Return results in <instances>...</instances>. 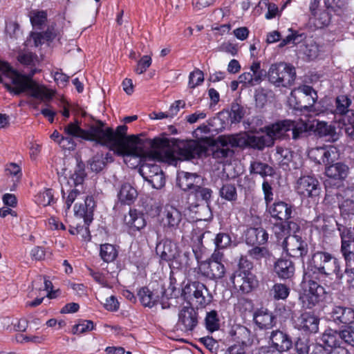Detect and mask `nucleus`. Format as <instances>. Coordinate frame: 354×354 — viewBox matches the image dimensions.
Masks as SVG:
<instances>
[{"mask_svg":"<svg viewBox=\"0 0 354 354\" xmlns=\"http://www.w3.org/2000/svg\"><path fill=\"white\" fill-rule=\"evenodd\" d=\"M319 319L310 313H302L295 321V326L306 333H316L319 330Z\"/></svg>","mask_w":354,"mask_h":354,"instance_id":"15","label":"nucleus"},{"mask_svg":"<svg viewBox=\"0 0 354 354\" xmlns=\"http://www.w3.org/2000/svg\"><path fill=\"white\" fill-rule=\"evenodd\" d=\"M47 19V14L44 11H33L30 14V21L34 27L41 28Z\"/></svg>","mask_w":354,"mask_h":354,"instance_id":"55","label":"nucleus"},{"mask_svg":"<svg viewBox=\"0 0 354 354\" xmlns=\"http://www.w3.org/2000/svg\"><path fill=\"white\" fill-rule=\"evenodd\" d=\"M278 138L277 136H269L266 133V136H248L244 140L239 138L241 146L245 145L251 148L263 150L265 147L270 146L273 144V139Z\"/></svg>","mask_w":354,"mask_h":354,"instance_id":"22","label":"nucleus"},{"mask_svg":"<svg viewBox=\"0 0 354 354\" xmlns=\"http://www.w3.org/2000/svg\"><path fill=\"white\" fill-rule=\"evenodd\" d=\"M36 203L44 207L50 205L53 201V192L51 189H46L43 192H40L35 196Z\"/></svg>","mask_w":354,"mask_h":354,"instance_id":"50","label":"nucleus"},{"mask_svg":"<svg viewBox=\"0 0 354 354\" xmlns=\"http://www.w3.org/2000/svg\"><path fill=\"white\" fill-rule=\"evenodd\" d=\"M319 343L329 348L342 347L339 332L331 328L326 329L321 336Z\"/></svg>","mask_w":354,"mask_h":354,"instance_id":"29","label":"nucleus"},{"mask_svg":"<svg viewBox=\"0 0 354 354\" xmlns=\"http://www.w3.org/2000/svg\"><path fill=\"white\" fill-rule=\"evenodd\" d=\"M338 230L340 231L342 239V253L354 252V239L353 232H349L345 227H344L343 231L341 230L340 227H338Z\"/></svg>","mask_w":354,"mask_h":354,"instance_id":"40","label":"nucleus"},{"mask_svg":"<svg viewBox=\"0 0 354 354\" xmlns=\"http://www.w3.org/2000/svg\"><path fill=\"white\" fill-rule=\"evenodd\" d=\"M86 176L84 171V165L83 163H77L74 170V172L71 174L68 183L72 184L74 186L81 185Z\"/></svg>","mask_w":354,"mask_h":354,"instance_id":"48","label":"nucleus"},{"mask_svg":"<svg viewBox=\"0 0 354 354\" xmlns=\"http://www.w3.org/2000/svg\"><path fill=\"white\" fill-rule=\"evenodd\" d=\"M298 91H301L305 95V97L308 101V105H304L302 106L305 110L311 109L314 103L317 99V92L313 88L312 86L308 85H303L298 88Z\"/></svg>","mask_w":354,"mask_h":354,"instance_id":"46","label":"nucleus"},{"mask_svg":"<svg viewBox=\"0 0 354 354\" xmlns=\"http://www.w3.org/2000/svg\"><path fill=\"white\" fill-rule=\"evenodd\" d=\"M127 129L124 124L117 127L114 130L106 126L105 122L97 120L85 130L78 124L71 122L64 127V136H61L57 143L64 149L73 150L76 146L74 138H81L94 141L113 151L117 155L129 154L130 150L127 147L128 140L126 138Z\"/></svg>","mask_w":354,"mask_h":354,"instance_id":"1","label":"nucleus"},{"mask_svg":"<svg viewBox=\"0 0 354 354\" xmlns=\"http://www.w3.org/2000/svg\"><path fill=\"white\" fill-rule=\"evenodd\" d=\"M230 281L235 287H239L245 293L251 292L258 285L257 277L253 273L231 275Z\"/></svg>","mask_w":354,"mask_h":354,"instance_id":"16","label":"nucleus"},{"mask_svg":"<svg viewBox=\"0 0 354 354\" xmlns=\"http://www.w3.org/2000/svg\"><path fill=\"white\" fill-rule=\"evenodd\" d=\"M339 207L342 216L354 215V202L348 198L345 197V198L339 203Z\"/></svg>","mask_w":354,"mask_h":354,"instance_id":"60","label":"nucleus"},{"mask_svg":"<svg viewBox=\"0 0 354 354\" xmlns=\"http://www.w3.org/2000/svg\"><path fill=\"white\" fill-rule=\"evenodd\" d=\"M253 263L248 259V256L241 255L239 260L238 268L232 275H240L246 273H252Z\"/></svg>","mask_w":354,"mask_h":354,"instance_id":"49","label":"nucleus"},{"mask_svg":"<svg viewBox=\"0 0 354 354\" xmlns=\"http://www.w3.org/2000/svg\"><path fill=\"white\" fill-rule=\"evenodd\" d=\"M274 271L280 279H289L294 276L295 264L290 259L281 258L274 263Z\"/></svg>","mask_w":354,"mask_h":354,"instance_id":"23","label":"nucleus"},{"mask_svg":"<svg viewBox=\"0 0 354 354\" xmlns=\"http://www.w3.org/2000/svg\"><path fill=\"white\" fill-rule=\"evenodd\" d=\"M245 113V109L243 106L236 102L232 103L230 113V118L232 123L240 122L244 118Z\"/></svg>","mask_w":354,"mask_h":354,"instance_id":"47","label":"nucleus"},{"mask_svg":"<svg viewBox=\"0 0 354 354\" xmlns=\"http://www.w3.org/2000/svg\"><path fill=\"white\" fill-rule=\"evenodd\" d=\"M268 239V234L263 227H250L245 232V242L248 245H263Z\"/></svg>","mask_w":354,"mask_h":354,"instance_id":"25","label":"nucleus"},{"mask_svg":"<svg viewBox=\"0 0 354 354\" xmlns=\"http://www.w3.org/2000/svg\"><path fill=\"white\" fill-rule=\"evenodd\" d=\"M295 348L298 354H311L312 346L309 345L307 339L299 338L295 343Z\"/></svg>","mask_w":354,"mask_h":354,"instance_id":"63","label":"nucleus"},{"mask_svg":"<svg viewBox=\"0 0 354 354\" xmlns=\"http://www.w3.org/2000/svg\"><path fill=\"white\" fill-rule=\"evenodd\" d=\"M317 279L309 278L308 281V288L304 290L299 295V299L302 304V306L306 309H312L321 301L323 300L326 293L325 289L320 286Z\"/></svg>","mask_w":354,"mask_h":354,"instance_id":"7","label":"nucleus"},{"mask_svg":"<svg viewBox=\"0 0 354 354\" xmlns=\"http://www.w3.org/2000/svg\"><path fill=\"white\" fill-rule=\"evenodd\" d=\"M212 190L210 188L201 186V183L192 191L191 195H193L197 202H204L208 204L212 196Z\"/></svg>","mask_w":354,"mask_h":354,"instance_id":"41","label":"nucleus"},{"mask_svg":"<svg viewBox=\"0 0 354 354\" xmlns=\"http://www.w3.org/2000/svg\"><path fill=\"white\" fill-rule=\"evenodd\" d=\"M275 317L268 310H258L254 315V321L261 329H269L275 325Z\"/></svg>","mask_w":354,"mask_h":354,"instance_id":"28","label":"nucleus"},{"mask_svg":"<svg viewBox=\"0 0 354 354\" xmlns=\"http://www.w3.org/2000/svg\"><path fill=\"white\" fill-rule=\"evenodd\" d=\"M158 219L165 232H173L179 228L183 221V214L176 207L172 205H166L160 211Z\"/></svg>","mask_w":354,"mask_h":354,"instance_id":"8","label":"nucleus"},{"mask_svg":"<svg viewBox=\"0 0 354 354\" xmlns=\"http://www.w3.org/2000/svg\"><path fill=\"white\" fill-rule=\"evenodd\" d=\"M352 103L351 100L345 95H341L336 97L335 99V109L333 111L335 115H344L346 113H351V115L348 116V118L352 117V112H354L353 110L350 109Z\"/></svg>","mask_w":354,"mask_h":354,"instance_id":"36","label":"nucleus"},{"mask_svg":"<svg viewBox=\"0 0 354 354\" xmlns=\"http://www.w3.org/2000/svg\"><path fill=\"white\" fill-rule=\"evenodd\" d=\"M47 41L41 32H32L30 38L27 40V46L39 47Z\"/></svg>","mask_w":354,"mask_h":354,"instance_id":"62","label":"nucleus"},{"mask_svg":"<svg viewBox=\"0 0 354 354\" xmlns=\"http://www.w3.org/2000/svg\"><path fill=\"white\" fill-rule=\"evenodd\" d=\"M179 150L180 154L185 160L200 157L205 152V147L194 140L187 142Z\"/></svg>","mask_w":354,"mask_h":354,"instance_id":"27","label":"nucleus"},{"mask_svg":"<svg viewBox=\"0 0 354 354\" xmlns=\"http://www.w3.org/2000/svg\"><path fill=\"white\" fill-rule=\"evenodd\" d=\"M219 196L225 201H236L238 194L235 185L230 183H224L219 189Z\"/></svg>","mask_w":354,"mask_h":354,"instance_id":"42","label":"nucleus"},{"mask_svg":"<svg viewBox=\"0 0 354 354\" xmlns=\"http://www.w3.org/2000/svg\"><path fill=\"white\" fill-rule=\"evenodd\" d=\"M250 172L251 174H258L265 178L267 176H272L274 174V169L267 163L254 160L250 162Z\"/></svg>","mask_w":354,"mask_h":354,"instance_id":"35","label":"nucleus"},{"mask_svg":"<svg viewBox=\"0 0 354 354\" xmlns=\"http://www.w3.org/2000/svg\"><path fill=\"white\" fill-rule=\"evenodd\" d=\"M315 133L319 137H329V140L333 142L338 139V134L334 126L328 124L326 122L317 121L315 125Z\"/></svg>","mask_w":354,"mask_h":354,"instance_id":"33","label":"nucleus"},{"mask_svg":"<svg viewBox=\"0 0 354 354\" xmlns=\"http://www.w3.org/2000/svg\"><path fill=\"white\" fill-rule=\"evenodd\" d=\"M289 31L291 32V33L281 40L279 48H283L290 44H297L301 41L303 34H299L298 32L293 31L291 29H289Z\"/></svg>","mask_w":354,"mask_h":354,"instance_id":"53","label":"nucleus"},{"mask_svg":"<svg viewBox=\"0 0 354 354\" xmlns=\"http://www.w3.org/2000/svg\"><path fill=\"white\" fill-rule=\"evenodd\" d=\"M226 268L224 263L201 261L198 263V272L203 277L212 280L222 279L225 274Z\"/></svg>","mask_w":354,"mask_h":354,"instance_id":"14","label":"nucleus"},{"mask_svg":"<svg viewBox=\"0 0 354 354\" xmlns=\"http://www.w3.org/2000/svg\"><path fill=\"white\" fill-rule=\"evenodd\" d=\"M196 290L193 301H195L197 307L204 308L212 302V296L205 284H196Z\"/></svg>","mask_w":354,"mask_h":354,"instance_id":"32","label":"nucleus"},{"mask_svg":"<svg viewBox=\"0 0 354 354\" xmlns=\"http://www.w3.org/2000/svg\"><path fill=\"white\" fill-rule=\"evenodd\" d=\"M290 288L281 283H274L269 291V295L274 300H286L290 295Z\"/></svg>","mask_w":354,"mask_h":354,"instance_id":"37","label":"nucleus"},{"mask_svg":"<svg viewBox=\"0 0 354 354\" xmlns=\"http://www.w3.org/2000/svg\"><path fill=\"white\" fill-rule=\"evenodd\" d=\"M339 158V150L334 145H325L322 163L326 167L334 163Z\"/></svg>","mask_w":354,"mask_h":354,"instance_id":"43","label":"nucleus"},{"mask_svg":"<svg viewBox=\"0 0 354 354\" xmlns=\"http://www.w3.org/2000/svg\"><path fill=\"white\" fill-rule=\"evenodd\" d=\"M138 192L129 183L122 185L120 192L118 194L119 201L122 204L131 205L136 199Z\"/></svg>","mask_w":354,"mask_h":354,"instance_id":"34","label":"nucleus"},{"mask_svg":"<svg viewBox=\"0 0 354 354\" xmlns=\"http://www.w3.org/2000/svg\"><path fill=\"white\" fill-rule=\"evenodd\" d=\"M94 324L91 320H84L80 323L75 324L73 328V334H82L87 331L93 330Z\"/></svg>","mask_w":354,"mask_h":354,"instance_id":"61","label":"nucleus"},{"mask_svg":"<svg viewBox=\"0 0 354 354\" xmlns=\"http://www.w3.org/2000/svg\"><path fill=\"white\" fill-rule=\"evenodd\" d=\"M231 335L233 339L236 342V344H239L246 347L250 343V330L245 326H239L234 330H232Z\"/></svg>","mask_w":354,"mask_h":354,"instance_id":"38","label":"nucleus"},{"mask_svg":"<svg viewBox=\"0 0 354 354\" xmlns=\"http://www.w3.org/2000/svg\"><path fill=\"white\" fill-rule=\"evenodd\" d=\"M106 162L102 153H97L90 160V167L92 171L99 172L105 167Z\"/></svg>","mask_w":354,"mask_h":354,"instance_id":"56","label":"nucleus"},{"mask_svg":"<svg viewBox=\"0 0 354 354\" xmlns=\"http://www.w3.org/2000/svg\"><path fill=\"white\" fill-rule=\"evenodd\" d=\"M274 158L277 164L283 170H290V163L292 159V152L288 148L277 147Z\"/></svg>","mask_w":354,"mask_h":354,"instance_id":"31","label":"nucleus"},{"mask_svg":"<svg viewBox=\"0 0 354 354\" xmlns=\"http://www.w3.org/2000/svg\"><path fill=\"white\" fill-rule=\"evenodd\" d=\"M240 146H241V144L238 136L220 137L218 140V145L214 146L211 149L212 156L218 162H222L225 158L232 156L234 153L233 150L230 147Z\"/></svg>","mask_w":354,"mask_h":354,"instance_id":"9","label":"nucleus"},{"mask_svg":"<svg viewBox=\"0 0 354 354\" xmlns=\"http://www.w3.org/2000/svg\"><path fill=\"white\" fill-rule=\"evenodd\" d=\"M313 127V125L302 120L298 121L284 120L266 127V132L269 136L279 138L286 132L292 131V139L298 140L305 136L306 133L310 131Z\"/></svg>","mask_w":354,"mask_h":354,"instance_id":"5","label":"nucleus"},{"mask_svg":"<svg viewBox=\"0 0 354 354\" xmlns=\"http://www.w3.org/2000/svg\"><path fill=\"white\" fill-rule=\"evenodd\" d=\"M308 269L305 274L308 278L319 281L322 277L333 274L337 279L342 278L339 260L326 252L317 251L313 254Z\"/></svg>","mask_w":354,"mask_h":354,"instance_id":"4","label":"nucleus"},{"mask_svg":"<svg viewBox=\"0 0 354 354\" xmlns=\"http://www.w3.org/2000/svg\"><path fill=\"white\" fill-rule=\"evenodd\" d=\"M324 146L311 148L308 151V157L315 162L323 165Z\"/></svg>","mask_w":354,"mask_h":354,"instance_id":"58","label":"nucleus"},{"mask_svg":"<svg viewBox=\"0 0 354 354\" xmlns=\"http://www.w3.org/2000/svg\"><path fill=\"white\" fill-rule=\"evenodd\" d=\"M216 249H224L231 243V238L228 234L218 233L214 239Z\"/></svg>","mask_w":354,"mask_h":354,"instance_id":"59","label":"nucleus"},{"mask_svg":"<svg viewBox=\"0 0 354 354\" xmlns=\"http://www.w3.org/2000/svg\"><path fill=\"white\" fill-rule=\"evenodd\" d=\"M94 207L95 201L93 197L87 196L84 200V204L75 205L74 211L75 214L83 218L85 224L88 225L93 220Z\"/></svg>","mask_w":354,"mask_h":354,"instance_id":"24","label":"nucleus"},{"mask_svg":"<svg viewBox=\"0 0 354 354\" xmlns=\"http://www.w3.org/2000/svg\"><path fill=\"white\" fill-rule=\"evenodd\" d=\"M249 72H245L239 77V82L245 86H254L259 84L265 76L264 71L261 69L260 62H253Z\"/></svg>","mask_w":354,"mask_h":354,"instance_id":"13","label":"nucleus"},{"mask_svg":"<svg viewBox=\"0 0 354 354\" xmlns=\"http://www.w3.org/2000/svg\"><path fill=\"white\" fill-rule=\"evenodd\" d=\"M267 208L272 218L281 221H287L292 217V205L283 201L274 202Z\"/></svg>","mask_w":354,"mask_h":354,"instance_id":"17","label":"nucleus"},{"mask_svg":"<svg viewBox=\"0 0 354 354\" xmlns=\"http://www.w3.org/2000/svg\"><path fill=\"white\" fill-rule=\"evenodd\" d=\"M18 61L26 66H32L38 62L37 55L32 52L20 53L17 57Z\"/></svg>","mask_w":354,"mask_h":354,"instance_id":"54","label":"nucleus"},{"mask_svg":"<svg viewBox=\"0 0 354 354\" xmlns=\"http://www.w3.org/2000/svg\"><path fill=\"white\" fill-rule=\"evenodd\" d=\"M270 339L272 347L280 353L289 351L292 346L291 337L279 330H273L270 336Z\"/></svg>","mask_w":354,"mask_h":354,"instance_id":"18","label":"nucleus"},{"mask_svg":"<svg viewBox=\"0 0 354 354\" xmlns=\"http://www.w3.org/2000/svg\"><path fill=\"white\" fill-rule=\"evenodd\" d=\"M198 324V313L193 307L184 306L178 313L177 325L181 330L192 331Z\"/></svg>","mask_w":354,"mask_h":354,"instance_id":"12","label":"nucleus"},{"mask_svg":"<svg viewBox=\"0 0 354 354\" xmlns=\"http://www.w3.org/2000/svg\"><path fill=\"white\" fill-rule=\"evenodd\" d=\"M281 245L287 254L294 258H302L308 251L307 243L297 234L286 236Z\"/></svg>","mask_w":354,"mask_h":354,"instance_id":"10","label":"nucleus"},{"mask_svg":"<svg viewBox=\"0 0 354 354\" xmlns=\"http://www.w3.org/2000/svg\"><path fill=\"white\" fill-rule=\"evenodd\" d=\"M124 222L129 227L136 230H140L146 225L143 214L135 209L129 210V214L124 216Z\"/></svg>","mask_w":354,"mask_h":354,"instance_id":"30","label":"nucleus"},{"mask_svg":"<svg viewBox=\"0 0 354 354\" xmlns=\"http://www.w3.org/2000/svg\"><path fill=\"white\" fill-rule=\"evenodd\" d=\"M140 301L145 306L153 307L159 299V296L151 292L148 288L143 287L138 292Z\"/></svg>","mask_w":354,"mask_h":354,"instance_id":"39","label":"nucleus"},{"mask_svg":"<svg viewBox=\"0 0 354 354\" xmlns=\"http://www.w3.org/2000/svg\"><path fill=\"white\" fill-rule=\"evenodd\" d=\"M296 191L304 198H314L320 194L321 187L318 180L313 176H301L297 181Z\"/></svg>","mask_w":354,"mask_h":354,"instance_id":"11","label":"nucleus"},{"mask_svg":"<svg viewBox=\"0 0 354 354\" xmlns=\"http://www.w3.org/2000/svg\"><path fill=\"white\" fill-rule=\"evenodd\" d=\"M201 180V177L196 174L181 171L178 174L177 185L182 190L191 193Z\"/></svg>","mask_w":354,"mask_h":354,"instance_id":"21","label":"nucleus"},{"mask_svg":"<svg viewBox=\"0 0 354 354\" xmlns=\"http://www.w3.org/2000/svg\"><path fill=\"white\" fill-rule=\"evenodd\" d=\"M204 81V74L202 71L196 69L192 72L189 76V86L194 88L201 84Z\"/></svg>","mask_w":354,"mask_h":354,"instance_id":"57","label":"nucleus"},{"mask_svg":"<svg viewBox=\"0 0 354 354\" xmlns=\"http://www.w3.org/2000/svg\"><path fill=\"white\" fill-rule=\"evenodd\" d=\"M268 79L275 87L289 88L296 79L295 68L285 62L272 64L268 69Z\"/></svg>","mask_w":354,"mask_h":354,"instance_id":"6","label":"nucleus"},{"mask_svg":"<svg viewBox=\"0 0 354 354\" xmlns=\"http://www.w3.org/2000/svg\"><path fill=\"white\" fill-rule=\"evenodd\" d=\"M100 254L104 261L109 263L116 259L118 250L113 245L105 243L101 245Z\"/></svg>","mask_w":354,"mask_h":354,"instance_id":"45","label":"nucleus"},{"mask_svg":"<svg viewBox=\"0 0 354 354\" xmlns=\"http://www.w3.org/2000/svg\"><path fill=\"white\" fill-rule=\"evenodd\" d=\"M253 247L248 250L247 254L252 259L261 261V259H269L272 254L268 248L259 247V245H252Z\"/></svg>","mask_w":354,"mask_h":354,"instance_id":"44","label":"nucleus"},{"mask_svg":"<svg viewBox=\"0 0 354 354\" xmlns=\"http://www.w3.org/2000/svg\"><path fill=\"white\" fill-rule=\"evenodd\" d=\"M126 138L128 140L127 147L130 150V153L120 156L141 158L139 172L145 180L162 170L156 164V160L173 159L174 157L170 141L167 138L146 139L144 142L137 136L126 134Z\"/></svg>","mask_w":354,"mask_h":354,"instance_id":"2","label":"nucleus"},{"mask_svg":"<svg viewBox=\"0 0 354 354\" xmlns=\"http://www.w3.org/2000/svg\"><path fill=\"white\" fill-rule=\"evenodd\" d=\"M330 317L337 324L349 325L354 322V310L349 307L335 306L330 312Z\"/></svg>","mask_w":354,"mask_h":354,"instance_id":"19","label":"nucleus"},{"mask_svg":"<svg viewBox=\"0 0 354 354\" xmlns=\"http://www.w3.org/2000/svg\"><path fill=\"white\" fill-rule=\"evenodd\" d=\"M341 336V344L342 342L354 346V331L351 327H348L342 330L339 331Z\"/></svg>","mask_w":354,"mask_h":354,"instance_id":"64","label":"nucleus"},{"mask_svg":"<svg viewBox=\"0 0 354 354\" xmlns=\"http://www.w3.org/2000/svg\"><path fill=\"white\" fill-rule=\"evenodd\" d=\"M156 251L160 259L167 262L172 261L178 256L176 245L170 240H165L158 243Z\"/></svg>","mask_w":354,"mask_h":354,"instance_id":"20","label":"nucleus"},{"mask_svg":"<svg viewBox=\"0 0 354 354\" xmlns=\"http://www.w3.org/2000/svg\"><path fill=\"white\" fill-rule=\"evenodd\" d=\"M205 325L207 329L212 332L219 328V319L216 310H211L207 313L205 317Z\"/></svg>","mask_w":354,"mask_h":354,"instance_id":"52","label":"nucleus"},{"mask_svg":"<svg viewBox=\"0 0 354 354\" xmlns=\"http://www.w3.org/2000/svg\"><path fill=\"white\" fill-rule=\"evenodd\" d=\"M38 72L36 68L31 69L30 74L21 75L14 70L8 63L0 61V83L11 93L19 95L29 91L30 95L42 100H49L53 93L46 88L38 85L32 77Z\"/></svg>","mask_w":354,"mask_h":354,"instance_id":"3","label":"nucleus"},{"mask_svg":"<svg viewBox=\"0 0 354 354\" xmlns=\"http://www.w3.org/2000/svg\"><path fill=\"white\" fill-rule=\"evenodd\" d=\"M349 173V167L343 162H334L325 168V174L327 177L337 180H345Z\"/></svg>","mask_w":354,"mask_h":354,"instance_id":"26","label":"nucleus"},{"mask_svg":"<svg viewBox=\"0 0 354 354\" xmlns=\"http://www.w3.org/2000/svg\"><path fill=\"white\" fill-rule=\"evenodd\" d=\"M196 284H201L199 281L188 282L182 289L181 296L185 301L190 302L196 294Z\"/></svg>","mask_w":354,"mask_h":354,"instance_id":"51","label":"nucleus"}]
</instances>
